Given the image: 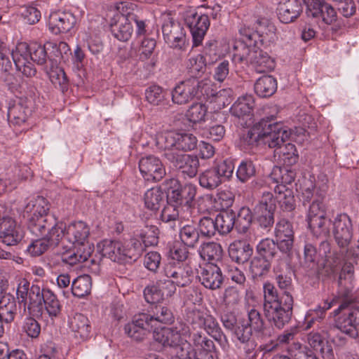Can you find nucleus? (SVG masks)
<instances>
[{"label": "nucleus", "instance_id": "obj_54", "mask_svg": "<svg viewBox=\"0 0 359 359\" xmlns=\"http://www.w3.org/2000/svg\"><path fill=\"white\" fill-rule=\"evenodd\" d=\"M21 328L28 337L35 339L39 337L41 332V325L38 321L30 316V311L22 314Z\"/></svg>", "mask_w": 359, "mask_h": 359}, {"label": "nucleus", "instance_id": "obj_25", "mask_svg": "<svg viewBox=\"0 0 359 359\" xmlns=\"http://www.w3.org/2000/svg\"><path fill=\"white\" fill-rule=\"evenodd\" d=\"M90 228L82 221L71 223L67 226L63 224L62 237H66L72 243L88 242Z\"/></svg>", "mask_w": 359, "mask_h": 359}, {"label": "nucleus", "instance_id": "obj_45", "mask_svg": "<svg viewBox=\"0 0 359 359\" xmlns=\"http://www.w3.org/2000/svg\"><path fill=\"white\" fill-rule=\"evenodd\" d=\"M55 47L56 44L52 42H47L43 46L37 43H32L29 44L30 60L39 65H43L48 58L47 50L50 48H54Z\"/></svg>", "mask_w": 359, "mask_h": 359}, {"label": "nucleus", "instance_id": "obj_29", "mask_svg": "<svg viewBox=\"0 0 359 359\" xmlns=\"http://www.w3.org/2000/svg\"><path fill=\"white\" fill-rule=\"evenodd\" d=\"M253 253L252 247L244 240H236L229 246L230 258L238 264L247 262Z\"/></svg>", "mask_w": 359, "mask_h": 359}, {"label": "nucleus", "instance_id": "obj_6", "mask_svg": "<svg viewBox=\"0 0 359 359\" xmlns=\"http://www.w3.org/2000/svg\"><path fill=\"white\" fill-rule=\"evenodd\" d=\"M166 191V198L175 205L191 207L196 195V187L191 183L181 184L175 178L165 180L163 183Z\"/></svg>", "mask_w": 359, "mask_h": 359}, {"label": "nucleus", "instance_id": "obj_52", "mask_svg": "<svg viewBox=\"0 0 359 359\" xmlns=\"http://www.w3.org/2000/svg\"><path fill=\"white\" fill-rule=\"evenodd\" d=\"M198 182L201 187L208 191L215 189L223 183L212 167L199 174Z\"/></svg>", "mask_w": 359, "mask_h": 359}, {"label": "nucleus", "instance_id": "obj_53", "mask_svg": "<svg viewBox=\"0 0 359 359\" xmlns=\"http://www.w3.org/2000/svg\"><path fill=\"white\" fill-rule=\"evenodd\" d=\"M276 155H278L280 161L287 166L295 164L299 159V155L294 144L287 143L282 145L277 150H275Z\"/></svg>", "mask_w": 359, "mask_h": 359}, {"label": "nucleus", "instance_id": "obj_58", "mask_svg": "<svg viewBox=\"0 0 359 359\" xmlns=\"http://www.w3.org/2000/svg\"><path fill=\"white\" fill-rule=\"evenodd\" d=\"M164 193L160 187H153L148 189L144 194V204L147 208L151 210H157L163 201Z\"/></svg>", "mask_w": 359, "mask_h": 359}, {"label": "nucleus", "instance_id": "obj_12", "mask_svg": "<svg viewBox=\"0 0 359 359\" xmlns=\"http://www.w3.org/2000/svg\"><path fill=\"white\" fill-rule=\"evenodd\" d=\"M139 168L142 175L147 181L158 182L165 175V169L161 161L154 155L142 157L139 161Z\"/></svg>", "mask_w": 359, "mask_h": 359}, {"label": "nucleus", "instance_id": "obj_10", "mask_svg": "<svg viewBox=\"0 0 359 359\" xmlns=\"http://www.w3.org/2000/svg\"><path fill=\"white\" fill-rule=\"evenodd\" d=\"M185 22L192 35L193 46H200L210 27L208 16L198 12L190 13L187 14Z\"/></svg>", "mask_w": 359, "mask_h": 359}, {"label": "nucleus", "instance_id": "obj_64", "mask_svg": "<svg viewBox=\"0 0 359 359\" xmlns=\"http://www.w3.org/2000/svg\"><path fill=\"white\" fill-rule=\"evenodd\" d=\"M236 174L241 182L245 183L248 182L256 174V168L253 161L250 159L243 160L240 163Z\"/></svg>", "mask_w": 359, "mask_h": 359}, {"label": "nucleus", "instance_id": "obj_11", "mask_svg": "<svg viewBox=\"0 0 359 359\" xmlns=\"http://www.w3.org/2000/svg\"><path fill=\"white\" fill-rule=\"evenodd\" d=\"M165 41L172 48L182 49L185 45L186 34L181 24L172 18L165 20L162 25Z\"/></svg>", "mask_w": 359, "mask_h": 359}, {"label": "nucleus", "instance_id": "obj_55", "mask_svg": "<svg viewBox=\"0 0 359 359\" xmlns=\"http://www.w3.org/2000/svg\"><path fill=\"white\" fill-rule=\"evenodd\" d=\"M318 254L320 257L325 259L326 264L331 266L337 265L342 257V253H338L337 251L332 250L331 244L327 240L320 242Z\"/></svg>", "mask_w": 359, "mask_h": 359}, {"label": "nucleus", "instance_id": "obj_20", "mask_svg": "<svg viewBox=\"0 0 359 359\" xmlns=\"http://www.w3.org/2000/svg\"><path fill=\"white\" fill-rule=\"evenodd\" d=\"M168 162L189 178H193L197 175L200 165L196 156L186 154L183 152H179Z\"/></svg>", "mask_w": 359, "mask_h": 359}, {"label": "nucleus", "instance_id": "obj_4", "mask_svg": "<svg viewBox=\"0 0 359 359\" xmlns=\"http://www.w3.org/2000/svg\"><path fill=\"white\" fill-rule=\"evenodd\" d=\"M209 84L205 80L190 77L180 82L172 91V101L175 104H185L194 99L201 100L208 95Z\"/></svg>", "mask_w": 359, "mask_h": 359}, {"label": "nucleus", "instance_id": "obj_7", "mask_svg": "<svg viewBox=\"0 0 359 359\" xmlns=\"http://www.w3.org/2000/svg\"><path fill=\"white\" fill-rule=\"evenodd\" d=\"M63 227L57 226L46 229L41 234H34L40 238L32 242L27 247L28 252L32 256H39L45 252L50 246H56L62 238Z\"/></svg>", "mask_w": 359, "mask_h": 359}, {"label": "nucleus", "instance_id": "obj_5", "mask_svg": "<svg viewBox=\"0 0 359 359\" xmlns=\"http://www.w3.org/2000/svg\"><path fill=\"white\" fill-rule=\"evenodd\" d=\"M258 127L261 129L262 142L269 148L277 150L291 135L290 130L284 126L283 123L274 122L272 118H262L258 122Z\"/></svg>", "mask_w": 359, "mask_h": 359}, {"label": "nucleus", "instance_id": "obj_49", "mask_svg": "<svg viewBox=\"0 0 359 359\" xmlns=\"http://www.w3.org/2000/svg\"><path fill=\"white\" fill-rule=\"evenodd\" d=\"M254 106L252 97L250 95L239 97L230 109L231 114L238 118L249 115Z\"/></svg>", "mask_w": 359, "mask_h": 359}, {"label": "nucleus", "instance_id": "obj_26", "mask_svg": "<svg viewBox=\"0 0 359 359\" xmlns=\"http://www.w3.org/2000/svg\"><path fill=\"white\" fill-rule=\"evenodd\" d=\"M31 113V101L27 98L20 97L9 107L8 118L13 123L20 125L26 121Z\"/></svg>", "mask_w": 359, "mask_h": 359}, {"label": "nucleus", "instance_id": "obj_21", "mask_svg": "<svg viewBox=\"0 0 359 359\" xmlns=\"http://www.w3.org/2000/svg\"><path fill=\"white\" fill-rule=\"evenodd\" d=\"M151 330L144 313L134 316L133 320L124 327L125 333L137 341L143 340Z\"/></svg>", "mask_w": 359, "mask_h": 359}, {"label": "nucleus", "instance_id": "obj_13", "mask_svg": "<svg viewBox=\"0 0 359 359\" xmlns=\"http://www.w3.org/2000/svg\"><path fill=\"white\" fill-rule=\"evenodd\" d=\"M248 319L243 318V321L241 323L243 324L241 329L239 330L242 334L252 335L255 333L258 337H262L265 334L267 330V324L262 313L258 309L250 308L247 310Z\"/></svg>", "mask_w": 359, "mask_h": 359}, {"label": "nucleus", "instance_id": "obj_34", "mask_svg": "<svg viewBox=\"0 0 359 359\" xmlns=\"http://www.w3.org/2000/svg\"><path fill=\"white\" fill-rule=\"evenodd\" d=\"M307 341L313 350H319L324 359H333L334 353L331 344L325 340L319 332L312 331L307 335Z\"/></svg>", "mask_w": 359, "mask_h": 359}, {"label": "nucleus", "instance_id": "obj_62", "mask_svg": "<svg viewBox=\"0 0 359 359\" xmlns=\"http://www.w3.org/2000/svg\"><path fill=\"white\" fill-rule=\"evenodd\" d=\"M271 262L259 256H255L250 261V271L254 277H262L270 271Z\"/></svg>", "mask_w": 359, "mask_h": 359}, {"label": "nucleus", "instance_id": "obj_2", "mask_svg": "<svg viewBox=\"0 0 359 359\" xmlns=\"http://www.w3.org/2000/svg\"><path fill=\"white\" fill-rule=\"evenodd\" d=\"M48 203L43 196L31 199L25 207L27 214V228L32 234H41L46 229L57 226L63 227L62 222H57L56 218L48 213Z\"/></svg>", "mask_w": 359, "mask_h": 359}, {"label": "nucleus", "instance_id": "obj_43", "mask_svg": "<svg viewBox=\"0 0 359 359\" xmlns=\"http://www.w3.org/2000/svg\"><path fill=\"white\" fill-rule=\"evenodd\" d=\"M217 232L225 235L231 231L235 226V213L233 210L222 211L215 218Z\"/></svg>", "mask_w": 359, "mask_h": 359}, {"label": "nucleus", "instance_id": "obj_31", "mask_svg": "<svg viewBox=\"0 0 359 359\" xmlns=\"http://www.w3.org/2000/svg\"><path fill=\"white\" fill-rule=\"evenodd\" d=\"M69 327L76 338L82 340L88 339L90 334L91 326L86 316L81 313H75L69 319Z\"/></svg>", "mask_w": 359, "mask_h": 359}, {"label": "nucleus", "instance_id": "obj_17", "mask_svg": "<svg viewBox=\"0 0 359 359\" xmlns=\"http://www.w3.org/2000/svg\"><path fill=\"white\" fill-rule=\"evenodd\" d=\"M24 237V231L17 226L15 220L8 216H4L0 222V238L7 245L18 243Z\"/></svg>", "mask_w": 359, "mask_h": 359}, {"label": "nucleus", "instance_id": "obj_38", "mask_svg": "<svg viewBox=\"0 0 359 359\" xmlns=\"http://www.w3.org/2000/svg\"><path fill=\"white\" fill-rule=\"evenodd\" d=\"M192 341L195 346L198 347L207 351V353L200 354L195 357V359H218L217 356L210 352L215 348L213 341L208 338L201 332L194 333Z\"/></svg>", "mask_w": 359, "mask_h": 359}, {"label": "nucleus", "instance_id": "obj_61", "mask_svg": "<svg viewBox=\"0 0 359 359\" xmlns=\"http://www.w3.org/2000/svg\"><path fill=\"white\" fill-rule=\"evenodd\" d=\"M116 9L120 14L117 16L118 18H126L128 22H133V20H135L141 13L135 3L128 1L118 3Z\"/></svg>", "mask_w": 359, "mask_h": 359}, {"label": "nucleus", "instance_id": "obj_30", "mask_svg": "<svg viewBox=\"0 0 359 359\" xmlns=\"http://www.w3.org/2000/svg\"><path fill=\"white\" fill-rule=\"evenodd\" d=\"M287 355L277 354L272 359H318L313 350L299 342H293L286 350Z\"/></svg>", "mask_w": 359, "mask_h": 359}, {"label": "nucleus", "instance_id": "obj_60", "mask_svg": "<svg viewBox=\"0 0 359 359\" xmlns=\"http://www.w3.org/2000/svg\"><path fill=\"white\" fill-rule=\"evenodd\" d=\"M319 254L316 247L311 242L306 241L304 247V256L302 264L306 269H314L319 262Z\"/></svg>", "mask_w": 359, "mask_h": 359}, {"label": "nucleus", "instance_id": "obj_51", "mask_svg": "<svg viewBox=\"0 0 359 359\" xmlns=\"http://www.w3.org/2000/svg\"><path fill=\"white\" fill-rule=\"evenodd\" d=\"M92 287L91 278L88 275L77 277L72 281L71 290L74 296L81 298L90 292Z\"/></svg>", "mask_w": 359, "mask_h": 359}, {"label": "nucleus", "instance_id": "obj_32", "mask_svg": "<svg viewBox=\"0 0 359 359\" xmlns=\"http://www.w3.org/2000/svg\"><path fill=\"white\" fill-rule=\"evenodd\" d=\"M353 280L354 266L351 263H345L337 280L339 292L345 297H348L354 287Z\"/></svg>", "mask_w": 359, "mask_h": 359}, {"label": "nucleus", "instance_id": "obj_28", "mask_svg": "<svg viewBox=\"0 0 359 359\" xmlns=\"http://www.w3.org/2000/svg\"><path fill=\"white\" fill-rule=\"evenodd\" d=\"M147 321L153 329L158 324H170L174 321V316L170 308L161 304H155L151 307L149 313H146Z\"/></svg>", "mask_w": 359, "mask_h": 359}, {"label": "nucleus", "instance_id": "obj_37", "mask_svg": "<svg viewBox=\"0 0 359 359\" xmlns=\"http://www.w3.org/2000/svg\"><path fill=\"white\" fill-rule=\"evenodd\" d=\"M254 88L255 93L259 97H271L277 90L276 79L272 76H262L256 81Z\"/></svg>", "mask_w": 359, "mask_h": 359}, {"label": "nucleus", "instance_id": "obj_14", "mask_svg": "<svg viewBox=\"0 0 359 359\" xmlns=\"http://www.w3.org/2000/svg\"><path fill=\"white\" fill-rule=\"evenodd\" d=\"M191 324L194 329L203 328L215 340L219 341L223 336V332L216 318L211 315L203 313L199 311L192 313Z\"/></svg>", "mask_w": 359, "mask_h": 359}, {"label": "nucleus", "instance_id": "obj_16", "mask_svg": "<svg viewBox=\"0 0 359 359\" xmlns=\"http://www.w3.org/2000/svg\"><path fill=\"white\" fill-rule=\"evenodd\" d=\"M165 276L177 287H185L191 285L194 273L189 266H175L171 264L164 268Z\"/></svg>", "mask_w": 359, "mask_h": 359}, {"label": "nucleus", "instance_id": "obj_18", "mask_svg": "<svg viewBox=\"0 0 359 359\" xmlns=\"http://www.w3.org/2000/svg\"><path fill=\"white\" fill-rule=\"evenodd\" d=\"M97 247L102 257L118 263L129 262L126 248L119 241L104 240L99 243Z\"/></svg>", "mask_w": 359, "mask_h": 359}, {"label": "nucleus", "instance_id": "obj_23", "mask_svg": "<svg viewBox=\"0 0 359 359\" xmlns=\"http://www.w3.org/2000/svg\"><path fill=\"white\" fill-rule=\"evenodd\" d=\"M155 145L163 151V157L169 161L180 151H176V132L163 131L158 133L155 137Z\"/></svg>", "mask_w": 359, "mask_h": 359}, {"label": "nucleus", "instance_id": "obj_59", "mask_svg": "<svg viewBox=\"0 0 359 359\" xmlns=\"http://www.w3.org/2000/svg\"><path fill=\"white\" fill-rule=\"evenodd\" d=\"M278 248L273 239H262L257 245V255L271 262L278 254Z\"/></svg>", "mask_w": 359, "mask_h": 359}, {"label": "nucleus", "instance_id": "obj_39", "mask_svg": "<svg viewBox=\"0 0 359 359\" xmlns=\"http://www.w3.org/2000/svg\"><path fill=\"white\" fill-rule=\"evenodd\" d=\"M111 32L119 41H126L133 34V22H128L126 18H118L114 23H111Z\"/></svg>", "mask_w": 359, "mask_h": 359}, {"label": "nucleus", "instance_id": "obj_44", "mask_svg": "<svg viewBox=\"0 0 359 359\" xmlns=\"http://www.w3.org/2000/svg\"><path fill=\"white\" fill-rule=\"evenodd\" d=\"M308 224L315 237L327 238L330 236L332 222L326 216L319 219H313L312 221L308 222Z\"/></svg>", "mask_w": 359, "mask_h": 359}, {"label": "nucleus", "instance_id": "obj_22", "mask_svg": "<svg viewBox=\"0 0 359 359\" xmlns=\"http://www.w3.org/2000/svg\"><path fill=\"white\" fill-rule=\"evenodd\" d=\"M252 22H253V29H255V33L262 44L269 46L276 41L277 39L276 27L267 18H255Z\"/></svg>", "mask_w": 359, "mask_h": 359}, {"label": "nucleus", "instance_id": "obj_8", "mask_svg": "<svg viewBox=\"0 0 359 359\" xmlns=\"http://www.w3.org/2000/svg\"><path fill=\"white\" fill-rule=\"evenodd\" d=\"M332 233L337 245L346 250L353 237V224L346 214L337 215L332 222Z\"/></svg>", "mask_w": 359, "mask_h": 359}, {"label": "nucleus", "instance_id": "obj_63", "mask_svg": "<svg viewBox=\"0 0 359 359\" xmlns=\"http://www.w3.org/2000/svg\"><path fill=\"white\" fill-rule=\"evenodd\" d=\"M125 248L128 261L132 262L135 261L141 256L147 246H144L142 241L137 236V233H136L134 237L130 239L129 243Z\"/></svg>", "mask_w": 359, "mask_h": 359}, {"label": "nucleus", "instance_id": "obj_15", "mask_svg": "<svg viewBox=\"0 0 359 359\" xmlns=\"http://www.w3.org/2000/svg\"><path fill=\"white\" fill-rule=\"evenodd\" d=\"M12 57L17 69L27 77L34 76L36 70L30 60L29 45L21 43L12 52Z\"/></svg>", "mask_w": 359, "mask_h": 359}, {"label": "nucleus", "instance_id": "obj_46", "mask_svg": "<svg viewBox=\"0 0 359 359\" xmlns=\"http://www.w3.org/2000/svg\"><path fill=\"white\" fill-rule=\"evenodd\" d=\"M201 235L196 225H184L180 230V238L182 243L189 248H195L199 242Z\"/></svg>", "mask_w": 359, "mask_h": 359}, {"label": "nucleus", "instance_id": "obj_24", "mask_svg": "<svg viewBox=\"0 0 359 359\" xmlns=\"http://www.w3.org/2000/svg\"><path fill=\"white\" fill-rule=\"evenodd\" d=\"M201 284L208 289L215 290L221 287L224 278L220 268L216 264H208L198 276Z\"/></svg>", "mask_w": 359, "mask_h": 359}, {"label": "nucleus", "instance_id": "obj_56", "mask_svg": "<svg viewBox=\"0 0 359 359\" xmlns=\"http://www.w3.org/2000/svg\"><path fill=\"white\" fill-rule=\"evenodd\" d=\"M210 61L205 58V56L202 54H198L196 56L189 58L187 63V69L189 73L191 75V77L197 78L198 76L201 75L205 71L207 65L212 63Z\"/></svg>", "mask_w": 359, "mask_h": 359}, {"label": "nucleus", "instance_id": "obj_1", "mask_svg": "<svg viewBox=\"0 0 359 359\" xmlns=\"http://www.w3.org/2000/svg\"><path fill=\"white\" fill-rule=\"evenodd\" d=\"M278 288L269 283L263 287V311L267 320L278 329L283 328L291 320L293 313L294 291L291 271L274 277Z\"/></svg>", "mask_w": 359, "mask_h": 359}, {"label": "nucleus", "instance_id": "obj_36", "mask_svg": "<svg viewBox=\"0 0 359 359\" xmlns=\"http://www.w3.org/2000/svg\"><path fill=\"white\" fill-rule=\"evenodd\" d=\"M153 335L154 339L164 346L178 347L184 340L172 327H163L160 330L155 329Z\"/></svg>", "mask_w": 359, "mask_h": 359}, {"label": "nucleus", "instance_id": "obj_9", "mask_svg": "<svg viewBox=\"0 0 359 359\" xmlns=\"http://www.w3.org/2000/svg\"><path fill=\"white\" fill-rule=\"evenodd\" d=\"M303 1L306 6V13L308 17L321 18L326 25H332L337 21V12L325 0Z\"/></svg>", "mask_w": 359, "mask_h": 359}, {"label": "nucleus", "instance_id": "obj_35", "mask_svg": "<svg viewBox=\"0 0 359 359\" xmlns=\"http://www.w3.org/2000/svg\"><path fill=\"white\" fill-rule=\"evenodd\" d=\"M146 100L151 104L166 109L169 106V98L165 90L157 85L149 86L145 90Z\"/></svg>", "mask_w": 359, "mask_h": 359}, {"label": "nucleus", "instance_id": "obj_3", "mask_svg": "<svg viewBox=\"0 0 359 359\" xmlns=\"http://www.w3.org/2000/svg\"><path fill=\"white\" fill-rule=\"evenodd\" d=\"M232 60L236 65L242 67L252 65L257 72H268L274 69L273 60L255 44L248 45L245 42L238 41L234 45Z\"/></svg>", "mask_w": 359, "mask_h": 359}, {"label": "nucleus", "instance_id": "obj_47", "mask_svg": "<svg viewBox=\"0 0 359 359\" xmlns=\"http://www.w3.org/2000/svg\"><path fill=\"white\" fill-rule=\"evenodd\" d=\"M221 321L224 327L231 332L234 338L238 337L242 332L239 330L241 329L243 324L241 323L243 321V318H238L235 312L226 311L221 316Z\"/></svg>", "mask_w": 359, "mask_h": 359}, {"label": "nucleus", "instance_id": "obj_50", "mask_svg": "<svg viewBox=\"0 0 359 359\" xmlns=\"http://www.w3.org/2000/svg\"><path fill=\"white\" fill-rule=\"evenodd\" d=\"M199 254L201 257L208 261H218L223 254V249L220 244L215 242L204 243L201 245Z\"/></svg>", "mask_w": 359, "mask_h": 359}, {"label": "nucleus", "instance_id": "obj_19", "mask_svg": "<svg viewBox=\"0 0 359 359\" xmlns=\"http://www.w3.org/2000/svg\"><path fill=\"white\" fill-rule=\"evenodd\" d=\"M76 23L75 15L71 12H55L50 15L48 27L54 34L70 32Z\"/></svg>", "mask_w": 359, "mask_h": 359}, {"label": "nucleus", "instance_id": "obj_42", "mask_svg": "<svg viewBox=\"0 0 359 359\" xmlns=\"http://www.w3.org/2000/svg\"><path fill=\"white\" fill-rule=\"evenodd\" d=\"M289 167L285 165L283 167H273L270 177L274 182L277 183V185H285L286 187L287 184H291L294 182L296 172Z\"/></svg>", "mask_w": 359, "mask_h": 359}, {"label": "nucleus", "instance_id": "obj_40", "mask_svg": "<svg viewBox=\"0 0 359 359\" xmlns=\"http://www.w3.org/2000/svg\"><path fill=\"white\" fill-rule=\"evenodd\" d=\"M274 192L278 194L277 200L283 211L290 212L295 208V199L291 189L285 185H276Z\"/></svg>", "mask_w": 359, "mask_h": 359}, {"label": "nucleus", "instance_id": "obj_33", "mask_svg": "<svg viewBox=\"0 0 359 359\" xmlns=\"http://www.w3.org/2000/svg\"><path fill=\"white\" fill-rule=\"evenodd\" d=\"M336 329L339 330L341 332L353 338L358 337V334L355 327L353 326V319L349 309L344 311V312L338 318L334 327H331L330 330H323L322 332L327 338H331L332 332L335 331Z\"/></svg>", "mask_w": 359, "mask_h": 359}, {"label": "nucleus", "instance_id": "obj_57", "mask_svg": "<svg viewBox=\"0 0 359 359\" xmlns=\"http://www.w3.org/2000/svg\"><path fill=\"white\" fill-rule=\"evenodd\" d=\"M253 220V214L251 210L246 206L240 208L236 219L235 218V226L238 233H245Z\"/></svg>", "mask_w": 359, "mask_h": 359}, {"label": "nucleus", "instance_id": "obj_41", "mask_svg": "<svg viewBox=\"0 0 359 359\" xmlns=\"http://www.w3.org/2000/svg\"><path fill=\"white\" fill-rule=\"evenodd\" d=\"M325 195V191H316V198L309 205L308 222L312 221L313 219H319L325 217L326 208L323 202Z\"/></svg>", "mask_w": 359, "mask_h": 359}, {"label": "nucleus", "instance_id": "obj_27", "mask_svg": "<svg viewBox=\"0 0 359 359\" xmlns=\"http://www.w3.org/2000/svg\"><path fill=\"white\" fill-rule=\"evenodd\" d=\"M303 11L300 0H285L280 2L277 8L279 20L283 23L294 21Z\"/></svg>", "mask_w": 359, "mask_h": 359}, {"label": "nucleus", "instance_id": "obj_48", "mask_svg": "<svg viewBox=\"0 0 359 359\" xmlns=\"http://www.w3.org/2000/svg\"><path fill=\"white\" fill-rule=\"evenodd\" d=\"M236 346L242 349L245 354V359H255L256 356L255 348L257 343L252 335L246 334H238V337L235 338Z\"/></svg>", "mask_w": 359, "mask_h": 359}]
</instances>
